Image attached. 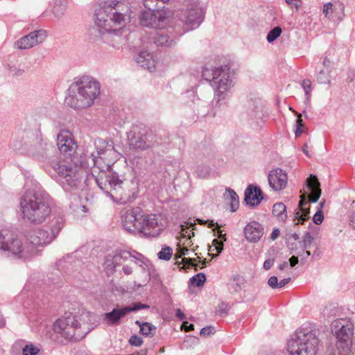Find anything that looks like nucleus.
<instances>
[{
	"mask_svg": "<svg viewBox=\"0 0 355 355\" xmlns=\"http://www.w3.org/2000/svg\"><path fill=\"white\" fill-rule=\"evenodd\" d=\"M206 280L205 275L203 273H198L190 279V283L196 286H201Z\"/></svg>",
	"mask_w": 355,
	"mask_h": 355,
	"instance_id": "e433bc0d",
	"label": "nucleus"
},
{
	"mask_svg": "<svg viewBox=\"0 0 355 355\" xmlns=\"http://www.w3.org/2000/svg\"><path fill=\"white\" fill-rule=\"evenodd\" d=\"M68 0H54L53 5V13L57 18H61L67 10Z\"/></svg>",
	"mask_w": 355,
	"mask_h": 355,
	"instance_id": "7c9ffc66",
	"label": "nucleus"
},
{
	"mask_svg": "<svg viewBox=\"0 0 355 355\" xmlns=\"http://www.w3.org/2000/svg\"><path fill=\"white\" fill-rule=\"evenodd\" d=\"M263 227L257 221L248 223L243 230L245 239L250 243H257L263 235Z\"/></svg>",
	"mask_w": 355,
	"mask_h": 355,
	"instance_id": "aec40b11",
	"label": "nucleus"
},
{
	"mask_svg": "<svg viewBox=\"0 0 355 355\" xmlns=\"http://www.w3.org/2000/svg\"><path fill=\"white\" fill-rule=\"evenodd\" d=\"M173 254V250L168 246H165L158 252L157 257L159 259L168 261Z\"/></svg>",
	"mask_w": 355,
	"mask_h": 355,
	"instance_id": "f704fd0d",
	"label": "nucleus"
},
{
	"mask_svg": "<svg viewBox=\"0 0 355 355\" xmlns=\"http://www.w3.org/2000/svg\"><path fill=\"white\" fill-rule=\"evenodd\" d=\"M182 327L185 330V331H191L194 329L193 324H188L187 322H183Z\"/></svg>",
	"mask_w": 355,
	"mask_h": 355,
	"instance_id": "864d4df0",
	"label": "nucleus"
},
{
	"mask_svg": "<svg viewBox=\"0 0 355 355\" xmlns=\"http://www.w3.org/2000/svg\"><path fill=\"white\" fill-rule=\"evenodd\" d=\"M128 261L134 262V263L138 265L144 270H148L150 269V261L141 254L137 252L132 254V257Z\"/></svg>",
	"mask_w": 355,
	"mask_h": 355,
	"instance_id": "c85d7f7f",
	"label": "nucleus"
},
{
	"mask_svg": "<svg viewBox=\"0 0 355 355\" xmlns=\"http://www.w3.org/2000/svg\"><path fill=\"white\" fill-rule=\"evenodd\" d=\"M137 62L139 65L150 71L155 69L157 61L155 57L148 51H141L137 57Z\"/></svg>",
	"mask_w": 355,
	"mask_h": 355,
	"instance_id": "393cba45",
	"label": "nucleus"
},
{
	"mask_svg": "<svg viewBox=\"0 0 355 355\" xmlns=\"http://www.w3.org/2000/svg\"><path fill=\"white\" fill-rule=\"evenodd\" d=\"M291 281V278H285L282 279L280 282H278V288H282L284 287L289 282Z\"/></svg>",
	"mask_w": 355,
	"mask_h": 355,
	"instance_id": "5fc2aeb1",
	"label": "nucleus"
},
{
	"mask_svg": "<svg viewBox=\"0 0 355 355\" xmlns=\"http://www.w3.org/2000/svg\"><path fill=\"white\" fill-rule=\"evenodd\" d=\"M203 78L209 83L214 92V100L220 103L226 99L234 86L233 74L227 65L206 67L202 70Z\"/></svg>",
	"mask_w": 355,
	"mask_h": 355,
	"instance_id": "423d86ee",
	"label": "nucleus"
},
{
	"mask_svg": "<svg viewBox=\"0 0 355 355\" xmlns=\"http://www.w3.org/2000/svg\"><path fill=\"white\" fill-rule=\"evenodd\" d=\"M156 331V327L149 322H143L141 325L140 332L146 336H153Z\"/></svg>",
	"mask_w": 355,
	"mask_h": 355,
	"instance_id": "72a5a7b5",
	"label": "nucleus"
},
{
	"mask_svg": "<svg viewBox=\"0 0 355 355\" xmlns=\"http://www.w3.org/2000/svg\"><path fill=\"white\" fill-rule=\"evenodd\" d=\"M135 323L141 328V325L143 322H139V320H137Z\"/></svg>",
	"mask_w": 355,
	"mask_h": 355,
	"instance_id": "774afa93",
	"label": "nucleus"
},
{
	"mask_svg": "<svg viewBox=\"0 0 355 355\" xmlns=\"http://www.w3.org/2000/svg\"><path fill=\"white\" fill-rule=\"evenodd\" d=\"M286 3L288 4L291 8H294L296 10H298L301 5L302 2L300 0H285Z\"/></svg>",
	"mask_w": 355,
	"mask_h": 355,
	"instance_id": "8fccbe9b",
	"label": "nucleus"
},
{
	"mask_svg": "<svg viewBox=\"0 0 355 355\" xmlns=\"http://www.w3.org/2000/svg\"><path fill=\"white\" fill-rule=\"evenodd\" d=\"M186 240H187V239H184V242L186 243V244H184L183 245L184 247H186V246L188 247V246H190V245H191L193 244L191 241V239L188 240L187 241H186Z\"/></svg>",
	"mask_w": 355,
	"mask_h": 355,
	"instance_id": "69168bd1",
	"label": "nucleus"
},
{
	"mask_svg": "<svg viewBox=\"0 0 355 355\" xmlns=\"http://www.w3.org/2000/svg\"><path fill=\"white\" fill-rule=\"evenodd\" d=\"M132 257V253L128 251H121L114 256L106 257L105 269L107 272H112L116 266L123 264Z\"/></svg>",
	"mask_w": 355,
	"mask_h": 355,
	"instance_id": "412c9836",
	"label": "nucleus"
},
{
	"mask_svg": "<svg viewBox=\"0 0 355 355\" xmlns=\"http://www.w3.org/2000/svg\"><path fill=\"white\" fill-rule=\"evenodd\" d=\"M13 149L21 154L34 155L32 146L26 141L22 139H16L12 144Z\"/></svg>",
	"mask_w": 355,
	"mask_h": 355,
	"instance_id": "cd10ccee",
	"label": "nucleus"
},
{
	"mask_svg": "<svg viewBox=\"0 0 355 355\" xmlns=\"http://www.w3.org/2000/svg\"><path fill=\"white\" fill-rule=\"evenodd\" d=\"M176 316L180 320H184V319L186 318V316H185L184 313L180 309H178L176 310Z\"/></svg>",
	"mask_w": 355,
	"mask_h": 355,
	"instance_id": "052dcab7",
	"label": "nucleus"
},
{
	"mask_svg": "<svg viewBox=\"0 0 355 355\" xmlns=\"http://www.w3.org/2000/svg\"><path fill=\"white\" fill-rule=\"evenodd\" d=\"M97 155H92L94 164L92 175L99 188L114 201L125 203L130 192L124 187L123 180L113 171L112 166L120 158L121 154L114 148L112 140L96 139Z\"/></svg>",
	"mask_w": 355,
	"mask_h": 355,
	"instance_id": "f257e3e1",
	"label": "nucleus"
},
{
	"mask_svg": "<svg viewBox=\"0 0 355 355\" xmlns=\"http://www.w3.org/2000/svg\"><path fill=\"white\" fill-rule=\"evenodd\" d=\"M295 114H297V118L296 120V128L295 130V135L297 137H298L304 132L305 125L302 119V114L297 112H295Z\"/></svg>",
	"mask_w": 355,
	"mask_h": 355,
	"instance_id": "c9c22d12",
	"label": "nucleus"
},
{
	"mask_svg": "<svg viewBox=\"0 0 355 355\" xmlns=\"http://www.w3.org/2000/svg\"><path fill=\"white\" fill-rule=\"evenodd\" d=\"M184 245L179 242L178 244V248H177V252L175 254L176 258H180L182 256H184L189 254V249L188 248L184 247Z\"/></svg>",
	"mask_w": 355,
	"mask_h": 355,
	"instance_id": "a19ab883",
	"label": "nucleus"
},
{
	"mask_svg": "<svg viewBox=\"0 0 355 355\" xmlns=\"http://www.w3.org/2000/svg\"><path fill=\"white\" fill-rule=\"evenodd\" d=\"M306 184L309 187L311 194L309 196V201L315 202L321 196L320 184L315 175H311L306 180Z\"/></svg>",
	"mask_w": 355,
	"mask_h": 355,
	"instance_id": "b1692460",
	"label": "nucleus"
},
{
	"mask_svg": "<svg viewBox=\"0 0 355 355\" xmlns=\"http://www.w3.org/2000/svg\"><path fill=\"white\" fill-rule=\"evenodd\" d=\"M46 37L44 31H35L19 39L15 43V48L20 50L28 49L43 42Z\"/></svg>",
	"mask_w": 355,
	"mask_h": 355,
	"instance_id": "f3484780",
	"label": "nucleus"
},
{
	"mask_svg": "<svg viewBox=\"0 0 355 355\" xmlns=\"http://www.w3.org/2000/svg\"><path fill=\"white\" fill-rule=\"evenodd\" d=\"M39 352V348L32 344L26 345L22 349L23 355H37Z\"/></svg>",
	"mask_w": 355,
	"mask_h": 355,
	"instance_id": "ea45409f",
	"label": "nucleus"
},
{
	"mask_svg": "<svg viewBox=\"0 0 355 355\" xmlns=\"http://www.w3.org/2000/svg\"><path fill=\"white\" fill-rule=\"evenodd\" d=\"M353 324L344 319L334 320L331 324V331L337 339V345L348 350L352 344L353 336Z\"/></svg>",
	"mask_w": 355,
	"mask_h": 355,
	"instance_id": "f8f14e48",
	"label": "nucleus"
},
{
	"mask_svg": "<svg viewBox=\"0 0 355 355\" xmlns=\"http://www.w3.org/2000/svg\"><path fill=\"white\" fill-rule=\"evenodd\" d=\"M268 180L270 187L273 191H279L287 186L288 175L284 170L277 168L270 171Z\"/></svg>",
	"mask_w": 355,
	"mask_h": 355,
	"instance_id": "6ab92c4d",
	"label": "nucleus"
},
{
	"mask_svg": "<svg viewBox=\"0 0 355 355\" xmlns=\"http://www.w3.org/2000/svg\"><path fill=\"white\" fill-rule=\"evenodd\" d=\"M195 261V259H190V258H184L182 259V261L184 263L185 265L188 264V265H191L192 266H195L196 267L197 265L194 264L193 263V261Z\"/></svg>",
	"mask_w": 355,
	"mask_h": 355,
	"instance_id": "4d7b16f0",
	"label": "nucleus"
},
{
	"mask_svg": "<svg viewBox=\"0 0 355 355\" xmlns=\"http://www.w3.org/2000/svg\"><path fill=\"white\" fill-rule=\"evenodd\" d=\"M15 259H26L35 255L33 248L24 245L17 236L9 235L6 231H0V252Z\"/></svg>",
	"mask_w": 355,
	"mask_h": 355,
	"instance_id": "6e6552de",
	"label": "nucleus"
},
{
	"mask_svg": "<svg viewBox=\"0 0 355 355\" xmlns=\"http://www.w3.org/2000/svg\"><path fill=\"white\" fill-rule=\"evenodd\" d=\"M278 279L276 276L270 277L268 280V284L272 288H278Z\"/></svg>",
	"mask_w": 355,
	"mask_h": 355,
	"instance_id": "09e8293b",
	"label": "nucleus"
},
{
	"mask_svg": "<svg viewBox=\"0 0 355 355\" xmlns=\"http://www.w3.org/2000/svg\"><path fill=\"white\" fill-rule=\"evenodd\" d=\"M132 262L125 261L123 265V272L124 274L129 275L132 273L133 269L132 266H131V263Z\"/></svg>",
	"mask_w": 355,
	"mask_h": 355,
	"instance_id": "49530a36",
	"label": "nucleus"
},
{
	"mask_svg": "<svg viewBox=\"0 0 355 355\" xmlns=\"http://www.w3.org/2000/svg\"><path fill=\"white\" fill-rule=\"evenodd\" d=\"M53 330L67 340L79 339L83 335L80 323L76 315L71 313L58 319L53 324Z\"/></svg>",
	"mask_w": 355,
	"mask_h": 355,
	"instance_id": "9d476101",
	"label": "nucleus"
},
{
	"mask_svg": "<svg viewBox=\"0 0 355 355\" xmlns=\"http://www.w3.org/2000/svg\"><path fill=\"white\" fill-rule=\"evenodd\" d=\"M307 204L304 195H302L301 200L299 202L298 210L295 214L294 221L295 224L302 223L308 218L309 209L306 207Z\"/></svg>",
	"mask_w": 355,
	"mask_h": 355,
	"instance_id": "a878e982",
	"label": "nucleus"
},
{
	"mask_svg": "<svg viewBox=\"0 0 355 355\" xmlns=\"http://www.w3.org/2000/svg\"><path fill=\"white\" fill-rule=\"evenodd\" d=\"M262 193L257 187L250 185L245 191V201L250 207H254L260 204L263 197Z\"/></svg>",
	"mask_w": 355,
	"mask_h": 355,
	"instance_id": "5701e85b",
	"label": "nucleus"
},
{
	"mask_svg": "<svg viewBox=\"0 0 355 355\" xmlns=\"http://www.w3.org/2000/svg\"><path fill=\"white\" fill-rule=\"evenodd\" d=\"M331 69H321L316 76L317 81L320 84L330 85L331 84Z\"/></svg>",
	"mask_w": 355,
	"mask_h": 355,
	"instance_id": "473e14b6",
	"label": "nucleus"
},
{
	"mask_svg": "<svg viewBox=\"0 0 355 355\" xmlns=\"http://www.w3.org/2000/svg\"><path fill=\"white\" fill-rule=\"evenodd\" d=\"M129 343L132 346L140 347L143 343V340L141 337L134 335L130 338Z\"/></svg>",
	"mask_w": 355,
	"mask_h": 355,
	"instance_id": "37998d69",
	"label": "nucleus"
},
{
	"mask_svg": "<svg viewBox=\"0 0 355 355\" xmlns=\"http://www.w3.org/2000/svg\"><path fill=\"white\" fill-rule=\"evenodd\" d=\"M298 257L293 256L290 258L289 262L291 267H294L298 263Z\"/></svg>",
	"mask_w": 355,
	"mask_h": 355,
	"instance_id": "13d9d810",
	"label": "nucleus"
},
{
	"mask_svg": "<svg viewBox=\"0 0 355 355\" xmlns=\"http://www.w3.org/2000/svg\"><path fill=\"white\" fill-rule=\"evenodd\" d=\"M322 12L325 16L331 14L333 12L332 4L331 3H325L323 6Z\"/></svg>",
	"mask_w": 355,
	"mask_h": 355,
	"instance_id": "3c124183",
	"label": "nucleus"
},
{
	"mask_svg": "<svg viewBox=\"0 0 355 355\" xmlns=\"http://www.w3.org/2000/svg\"><path fill=\"white\" fill-rule=\"evenodd\" d=\"M279 234L280 232L278 229H274L271 233L270 238L275 240L279 236Z\"/></svg>",
	"mask_w": 355,
	"mask_h": 355,
	"instance_id": "bf43d9fd",
	"label": "nucleus"
},
{
	"mask_svg": "<svg viewBox=\"0 0 355 355\" xmlns=\"http://www.w3.org/2000/svg\"><path fill=\"white\" fill-rule=\"evenodd\" d=\"M148 308L149 306L141 303H135L131 306L115 308L112 311L104 314L103 320L108 325H116L119 324L121 319L129 313Z\"/></svg>",
	"mask_w": 355,
	"mask_h": 355,
	"instance_id": "2eb2a0df",
	"label": "nucleus"
},
{
	"mask_svg": "<svg viewBox=\"0 0 355 355\" xmlns=\"http://www.w3.org/2000/svg\"><path fill=\"white\" fill-rule=\"evenodd\" d=\"M350 224L352 227L355 229V213H353L351 216Z\"/></svg>",
	"mask_w": 355,
	"mask_h": 355,
	"instance_id": "680f3d73",
	"label": "nucleus"
},
{
	"mask_svg": "<svg viewBox=\"0 0 355 355\" xmlns=\"http://www.w3.org/2000/svg\"><path fill=\"white\" fill-rule=\"evenodd\" d=\"M225 196L226 200H227L230 202L231 211L232 212L236 211L239 205V200L238 195L236 193V192L234 190H232L231 189H227Z\"/></svg>",
	"mask_w": 355,
	"mask_h": 355,
	"instance_id": "2f4dec72",
	"label": "nucleus"
},
{
	"mask_svg": "<svg viewBox=\"0 0 355 355\" xmlns=\"http://www.w3.org/2000/svg\"><path fill=\"white\" fill-rule=\"evenodd\" d=\"M324 220V215L322 209H318L313 217V221L316 225H320Z\"/></svg>",
	"mask_w": 355,
	"mask_h": 355,
	"instance_id": "c03bdc74",
	"label": "nucleus"
},
{
	"mask_svg": "<svg viewBox=\"0 0 355 355\" xmlns=\"http://www.w3.org/2000/svg\"><path fill=\"white\" fill-rule=\"evenodd\" d=\"M308 145L307 144H305L304 146H303V148H302V150L304 152V153L308 156V157H310V154H309V152L308 150Z\"/></svg>",
	"mask_w": 355,
	"mask_h": 355,
	"instance_id": "e2e57ef3",
	"label": "nucleus"
},
{
	"mask_svg": "<svg viewBox=\"0 0 355 355\" xmlns=\"http://www.w3.org/2000/svg\"><path fill=\"white\" fill-rule=\"evenodd\" d=\"M272 214L279 221L284 222L287 218L286 205L282 202L275 203L272 207Z\"/></svg>",
	"mask_w": 355,
	"mask_h": 355,
	"instance_id": "c756f323",
	"label": "nucleus"
},
{
	"mask_svg": "<svg viewBox=\"0 0 355 355\" xmlns=\"http://www.w3.org/2000/svg\"><path fill=\"white\" fill-rule=\"evenodd\" d=\"M101 93L99 82L90 76L74 78L68 89L65 102L76 110L85 109L92 105Z\"/></svg>",
	"mask_w": 355,
	"mask_h": 355,
	"instance_id": "20e7f679",
	"label": "nucleus"
},
{
	"mask_svg": "<svg viewBox=\"0 0 355 355\" xmlns=\"http://www.w3.org/2000/svg\"><path fill=\"white\" fill-rule=\"evenodd\" d=\"M184 19L187 31L197 28L203 20L202 10L198 7L191 6L184 14Z\"/></svg>",
	"mask_w": 355,
	"mask_h": 355,
	"instance_id": "a211bd4d",
	"label": "nucleus"
},
{
	"mask_svg": "<svg viewBox=\"0 0 355 355\" xmlns=\"http://www.w3.org/2000/svg\"><path fill=\"white\" fill-rule=\"evenodd\" d=\"M20 209L24 220L42 223L51 211L49 196L42 191H28L21 198Z\"/></svg>",
	"mask_w": 355,
	"mask_h": 355,
	"instance_id": "39448f33",
	"label": "nucleus"
},
{
	"mask_svg": "<svg viewBox=\"0 0 355 355\" xmlns=\"http://www.w3.org/2000/svg\"><path fill=\"white\" fill-rule=\"evenodd\" d=\"M274 261L272 259H267L263 263V268L266 270H269L273 265Z\"/></svg>",
	"mask_w": 355,
	"mask_h": 355,
	"instance_id": "6e6d98bb",
	"label": "nucleus"
},
{
	"mask_svg": "<svg viewBox=\"0 0 355 355\" xmlns=\"http://www.w3.org/2000/svg\"><path fill=\"white\" fill-rule=\"evenodd\" d=\"M132 10L125 2L111 0L105 3L95 14V26L98 37L105 43H110L109 37L119 35L121 30L130 22Z\"/></svg>",
	"mask_w": 355,
	"mask_h": 355,
	"instance_id": "f03ea898",
	"label": "nucleus"
},
{
	"mask_svg": "<svg viewBox=\"0 0 355 355\" xmlns=\"http://www.w3.org/2000/svg\"><path fill=\"white\" fill-rule=\"evenodd\" d=\"M313 237L311 235L310 232L305 233L303 238V243L304 248L310 247L312 242L313 241Z\"/></svg>",
	"mask_w": 355,
	"mask_h": 355,
	"instance_id": "a18cd8bd",
	"label": "nucleus"
},
{
	"mask_svg": "<svg viewBox=\"0 0 355 355\" xmlns=\"http://www.w3.org/2000/svg\"><path fill=\"white\" fill-rule=\"evenodd\" d=\"M142 216L139 208L123 209L121 214V223L123 230L130 234L139 233Z\"/></svg>",
	"mask_w": 355,
	"mask_h": 355,
	"instance_id": "4468645a",
	"label": "nucleus"
},
{
	"mask_svg": "<svg viewBox=\"0 0 355 355\" xmlns=\"http://www.w3.org/2000/svg\"><path fill=\"white\" fill-rule=\"evenodd\" d=\"M23 73H24V70L19 69V70H17V71L15 74L17 75V76H21Z\"/></svg>",
	"mask_w": 355,
	"mask_h": 355,
	"instance_id": "338daca9",
	"label": "nucleus"
},
{
	"mask_svg": "<svg viewBox=\"0 0 355 355\" xmlns=\"http://www.w3.org/2000/svg\"><path fill=\"white\" fill-rule=\"evenodd\" d=\"M152 41L158 46L171 47L176 44L177 37L169 30H159L152 37Z\"/></svg>",
	"mask_w": 355,
	"mask_h": 355,
	"instance_id": "4be33fe9",
	"label": "nucleus"
},
{
	"mask_svg": "<svg viewBox=\"0 0 355 355\" xmlns=\"http://www.w3.org/2000/svg\"><path fill=\"white\" fill-rule=\"evenodd\" d=\"M165 220L159 215H143L141 220L139 233L148 237L158 236L166 228Z\"/></svg>",
	"mask_w": 355,
	"mask_h": 355,
	"instance_id": "ddd939ff",
	"label": "nucleus"
},
{
	"mask_svg": "<svg viewBox=\"0 0 355 355\" xmlns=\"http://www.w3.org/2000/svg\"><path fill=\"white\" fill-rule=\"evenodd\" d=\"M194 236V232H193L192 229H190V227L187 228H182V234H181V238L180 239V241L183 245L186 244L185 242H184V239H187L186 241L191 239L192 236Z\"/></svg>",
	"mask_w": 355,
	"mask_h": 355,
	"instance_id": "58836bf2",
	"label": "nucleus"
},
{
	"mask_svg": "<svg viewBox=\"0 0 355 355\" xmlns=\"http://www.w3.org/2000/svg\"><path fill=\"white\" fill-rule=\"evenodd\" d=\"M219 235L218 239H215L212 241V244L209 246V251L213 252H216L215 255L212 256V258L216 257L220 254L223 250V243L226 241L225 234H223L221 231H218Z\"/></svg>",
	"mask_w": 355,
	"mask_h": 355,
	"instance_id": "bb28decb",
	"label": "nucleus"
},
{
	"mask_svg": "<svg viewBox=\"0 0 355 355\" xmlns=\"http://www.w3.org/2000/svg\"><path fill=\"white\" fill-rule=\"evenodd\" d=\"M63 223V218H59L56 221L57 226L51 230V233L44 229H35L28 234L27 239L30 242V243L28 244V246L33 248L35 254L37 252L35 249V246H42L50 243L56 237L57 234L61 230Z\"/></svg>",
	"mask_w": 355,
	"mask_h": 355,
	"instance_id": "9b49d317",
	"label": "nucleus"
},
{
	"mask_svg": "<svg viewBox=\"0 0 355 355\" xmlns=\"http://www.w3.org/2000/svg\"><path fill=\"white\" fill-rule=\"evenodd\" d=\"M282 32L280 27L277 26L272 29L267 35V41L270 43L274 42L277 37H279Z\"/></svg>",
	"mask_w": 355,
	"mask_h": 355,
	"instance_id": "4c0bfd02",
	"label": "nucleus"
},
{
	"mask_svg": "<svg viewBox=\"0 0 355 355\" xmlns=\"http://www.w3.org/2000/svg\"><path fill=\"white\" fill-rule=\"evenodd\" d=\"M319 340L313 331H298L288 341V355H316Z\"/></svg>",
	"mask_w": 355,
	"mask_h": 355,
	"instance_id": "0eeeda50",
	"label": "nucleus"
},
{
	"mask_svg": "<svg viewBox=\"0 0 355 355\" xmlns=\"http://www.w3.org/2000/svg\"><path fill=\"white\" fill-rule=\"evenodd\" d=\"M288 266V263L286 261L283 262L282 264L279 266V269L280 270H283L285 268Z\"/></svg>",
	"mask_w": 355,
	"mask_h": 355,
	"instance_id": "0e129e2a",
	"label": "nucleus"
},
{
	"mask_svg": "<svg viewBox=\"0 0 355 355\" xmlns=\"http://www.w3.org/2000/svg\"><path fill=\"white\" fill-rule=\"evenodd\" d=\"M144 5L146 10L139 15L140 25L153 29H165L170 23L169 12L164 9H156L148 1L144 2Z\"/></svg>",
	"mask_w": 355,
	"mask_h": 355,
	"instance_id": "1a4fd4ad",
	"label": "nucleus"
},
{
	"mask_svg": "<svg viewBox=\"0 0 355 355\" xmlns=\"http://www.w3.org/2000/svg\"><path fill=\"white\" fill-rule=\"evenodd\" d=\"M214 332V328L212 327H203L201 330H200V336H209L211 334H213Z\"/></svg>",
	"mask_w": 355,
	"mask_h": 355,
	"instance_id": "de8ad7c7",
	"label": "nucleus"
},
{
	"mask_svg": "<svg viewBox=\"0 0 355 355\" xmlns=\"http://www.w3.org/2000/svg\"><path fill=\"white\" fill-rule=\"evenodd\" d=\"M302 86L305 92L306 100L308 101L311 91V82L309 80H304Z\"/></svg>",
	"mask_w": 355,
	"mask_h": 355,
	"instance_id": "79ce46f5",
	"label": "nucleus"
},
{
	"mask_svg": "<svg viewBox=\"0 0 355 355\" xmlns=\"http://www.w3.org/2000/svg\"><path fill=\"white\" fill-rule=\"evenodd\" d=\"M57 146L61 153L68 154L66 159L54 164L53 168L58 173L60 182L65 190L78 187L84 178V164L78 166L72 162L71 155L76 148L71 132L69 130H61L57 136Z\"/></svg>",
	"mask_w": 355,
	"mask_h": 355,
	"instance_id": "7ed1b4c3",
	"label": "nucleus"
},
{
	"mask_svg": "<svg viewBox=\"0 0 355 355\" xmlns=\"http://www.w3.org/2000/svg\"><path fill=\"white\" fill-rule=\"evenodd\" d=\"M130 148L136 150H146L151 146L147 138L146 130L137 126L133 127L128 135Z\"/></svg>",
	"mask_w": 355,
	"mask_h": 355,
	"instance_id": "dca6fc26",
	"label": "nucleus"
},
{
	"mask_svg": "<svg viewBox=\"0 0 355 355\" xmlns=\"http://www.w3.org/2000/svg\"><path fill=\"white\" fill-rule=\"evenodd\" d=\"M322 67H323L322 69H331V61H330V60L328 58L324 57L322 58Z\"/></svg>",
	"mask_w": 355,
	"mask_h": 355,
	"instance_id": "603ef678",
	"label": "nucleus"
}]
</instances>
